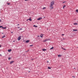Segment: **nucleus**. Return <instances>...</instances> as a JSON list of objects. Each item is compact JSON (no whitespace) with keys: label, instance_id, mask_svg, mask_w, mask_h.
<instances>
[{"label":"nucleus","instance_id":"79ce46f5","mask_svg":"<svg viewBox=\"0 0 78 78\" xmlns=\"http://www.w3.org/2000/svg\"><path fill=\"white\" fill-rule=\"evenodd\" d=\"M47 62H48V61H47Z\"/></svg>","mask_w":78,"mask_h":78},{"label":"nucleus","instance_id":"f3484780","mask_svg":"<svg viewBox=\"0 0 78 78\" xmlns=\"http://www.w3.org/2000/svg\"><path fill=\"white\" fill-rule=\"evenodd\" d=\"M53 47H52V48H51L50 50H53Z\"/></svg>","mask_w":78,"mask_h":78},{"label":"nucleus","instance_id":"f03ea898","mask_svg":"<svg viewBox=\"0 0 78 78\" xmlns=\"http://www.w3.org/2000/svg\"><path fill=\"white\" fill-rule=\"evenodd\" d=\"M50 41V39H46L44 40L43 41V42H47V41Z\"/></svg>","mask_w":78,"mask_h":78},{"label":"nucleus","instance_id":"20e7f679","mask_svg":"<svg viewBox=\"0 0 78 78\" xmlns=\"http://www.w3.org/2000/svg\"><path fill=\"white\" fill-rule=\"evenodd\" d=\"M50 9H53V6H51V5H50Z\"/></svg>","mask_w":78,"mask_h":78},{"label":"nucleus","instance_id":"ea45409f","mask_svg":"<svg viewBox=\"0 0 78 78\" xmlns=\"http://www.w3.org/2000/svg\"><path fill=\"white\" fill-rule=\"evenodd\" d=\"M18 26L19 25V24H18Z\"/></svg>","mask_w":78,"mask_h":78},{"label":"nucleus","instance_id":"e433bc0d","mask_svg":"<svg viewBox=\"0 0 78 78\" xmlns=\"http://www.w3.org/2000/svg\"><path fill=\"white\" fill-rule=\"evenodd\" d=\"M2 47V46L0 45V47Z\"/></svg>","mask_w":78,"mask_h":78},{"label":"nucleus","instance_id":"c756f323","mask_svg":"<svg viewBox=\"0 0 78 78\" xmlns=\"http://www.w3.org/2000/svg\"><path fill=\"white\" fill-rule=\"evenodd\" d=\"M2 26H0V28H2Z\"/></svg>","mask_w":78,"mask_h":78},{"label":"nucleus","instance_id":"c85d7f7f","mask_svg":"<svg viewBox=\"0 0 78 78\" xmlns=\"http://www.w3.org/2000/svg\"><path fill=\"white\" fill-rule=\"evenodd\" d=\"M29 0H25V1H28Z\"/></svg>","mask_w":78,"mask_h":78},{"label":"nucleus","instance_id":"0eeeda50","mask_svg":"<svg viewBox=\"0 0 78 78\" xmlns=\"http://www.w3.org/2000/svg\"><path fill=\"white\" fill-rule=\"evenodd\" d=\"M30 42L29 40H27V41H26V43H28V42Z\"/></svg>","mask_w":78,"mask_h":78},{"label":"nucleus","instance_id":"b1692460","mask_svg":"<svg viewBox=\"0 0 78 78\" xmlns=\"http://www.w3.org/2000/svg\"><path fill=\"white\" fill-rule=\"evenodd\" d=\"M32 46H33V45H30V47H32Z\"/></svg>","mask_w":78,"mask_h":78},{"label":"nucleus","instance_id":"4468645a","mask_svg":"<svg viewBox=\"0 0 78 78\" xmlns=\"http://www.w3.org/2000/svg\"><path fill=\"white\" fill-rule=\"evenodd\" d=\"M6 37V36L5 35H4L2 37V38H4V37Z\"/></svg>","mask_w":78,"mask_h":78},{"label":"nucleus","instance_id":"1a4fd4ad","mask_svg":"<svg viewBox=\"0 0 78 78\" xmlns=\"http://www.w3.org/2000/svg\"><path fill=\"white\" fill-rule=\"evenodd\" d=\"M73 24L74 25H78V23H74Z\"/></svg>","mask_w":78,"mask_h":78},{"label":"nucleus","instance_id":"393cba45","mask_svg":"<svg viewBox=\"0 0 78 78\" xmlns=\"http://www.w3.org/2000/svg\"><path fill=\"white\" fill-rule=\"evenodd\" d=\"M63 50H66V49H64V48H63Z\"/></svg>","mask_w":78,"mask_h":78},{"label":"nucleus","instance_id":"423d86ee","mask_svg":"<svg viewBox=\"0 0 78 78\" xmlns=\"http://www.w3.org/2000/svg\"><path fill=\"white\" fill-rule=\"evenodd\" d=\"M14 62V61H11L10 62V64H12Z\"/></svg>","mask_w":78,"mask_h":78},{"label":"nucleus","instance_id":"dca6fc26","mask_svg":"<svg viewBox=\"0 0 78 78\" xmlns=\"http://www.w3.org/2000/svg\"><path fill=\"white\" fill-rule=\"evenodd\" d=\"M28 20H30V21H31L32 20H31V18H30L29 19H28Z\"/></svg>","mask_w":78,"mask_h":78},{"label":"nucleus","instance_id":"f704fd0d","mask_svg":"<svg viewBox=\"0 0 78 78\" xmlns=\"http://www.w3.org/2000/svg\"><path fill=\"white\" fill-rule=\"evenodd\" d=\"M11 33H13V32H11Z\"/></svg>","mask_w":78,"mask_h":78},{"label":"nucleus","instance_id":"72a5a7b5","mask_svg":"<svg viewBox=\"0 0 78 78\" xmlns=\"http://www.w3.org/2000/svg\"><path fill=\"white\" fill-rule=\"evenodd\" d=\"M29 20L28 19H27V21H28V20Z\"/></svg>","mask_w":78,"mask_h":78},{"label":"nucleus","instance_id":"4c0bfd02","mask_svg":"<svg viewBox=\"0 0 78 78\" xmlns=\"http://www.w3.org/2000/svg\"><path fill=\"white\" fill-rule=\"evenodd\" d=\"M62 49H63V48H63L62 47Z\"/></svg>","mask_w":78,"mask_h":78},{"label":"nucleus","instance_id":"c03bdc74","mask_svg":"<svg viewBox=\"0 0 78 78\" xmlns=\"http://www.w3.org/2000/svg\"><path fill=\"white\" fill-rule=\"evenodd\" d=\"M74 69H75V68H74Z\"/></svg>","mask_w":78,"mask_h":78},{"label":"nucleus","instance_id":"39448f33","mask_svg":"<svg viewBox=\"0 0 78 78\" xmlns=\"http://www.w3.org/2000/svg\"><path fill=\"white\" fill-rule=\"evenodd\" d=\"M42 19V18H39L37 19V20H41Z\"/></svg>","mask_w":78,"mask_h":78},{"label":"nucleus","instance_id":"7c9ffc66","mask_svg":"<svg viewBox=\"0 0 78 78\" xmlns=\"http://www.w3.org/2000/svg\"><path fill=\"white\" fill-rule=\"evenodd\" d=\"M62 36H64V34H62Z\"/></svg>","mask_w":78,"mask_h":78},{"label":"nucleus","instance_id":"a19ab883","mask_svg":"<svg viewBox=\"0 0 78 78\" xmlns=\"http://www.w3.org/2000/svg\"><path fill=\"white\" fill-rule=\"evenodd\" d=\"M0 22H1V20H0Z\"/></svg>","mask_w":78,"mask_h":78},{"label":"nucleus","instance_id":"5701e85b","mask_svg":"<svg viewBox=\"0 0 78 78\" xmlns=\"http://www.w3.org/2000/svg\"><path fill=\"white\" fill-rule=\"evenodd\" d=\"M10 3H7V5H10Z\"/></svg>","mask_w":78,"mask_h":78},{"label":"nucleus","instance_id":"a211bd4d","mask_svg":"<svg viewBox=\"0 0 78 78\" xmlns=\"http://www.w3.org/2000/svg\"><path fill=\"white\" fill-rule=\"evenodd\" d=\"M66 5H64L63 6V9H64V8H65V7H66Z\"/></svg>","mask_w":78,"mask_h":78},{"label":"nucleus","instance_id":"4be33fe9","mask_svg":"<svg viewBox=\"0 0 78 78\" xmlns=\"http://www.w3.org/2000/svg\"><path fill=\"white\" fill-rule=\"evenodd\" d=\"M46 9V7H43V8L42 9Z\"/></svg>","mask_w":78,"mask_h":78},{"label":"nucleus","instance_id":"aec40b11","mask_svg":"<svg viewBox=\"0 0 78 78\" xmlns=\"http://www.w3.org/2000/svg\"><path fill=\"white\" fill-rule=\"evenodd\" d=\"M48 69H51V68H50V67H48Z\"/></svg>","mask_w":78,"mask_h":78},{"label":"nucleus","instance_id":"473e14b6","mask_svg":"<svg viewBox=\"0 0 78 78\" xmlns=\"http://www.w3.org/2000/svg\"><path fill=\"white\" fill-rule=\"evenodd\" d=\"M15 42V41H13V42Z\"/></svg>","mask_w":78,"mask_h":78},{"label":"nucleus","instance_id":"9b49d317","mask_svg":"<svg viewBox=\"0 0 78 78\" xmlns=\"http://www.w3.org/2000/svg\"><path fill=\"white\" fill-rule=\"evenodd\" d=\"M42 50H43V51H46V49H45L44 48L42 49Z\"/></svg>","mask_w":78,"mask_h":78},{"label":"nucleus","instance_id":"7ed1b4c3","mask_svg":"<svg viewBox=\"0 0 78 78\" xmlns=\"http://www.w3.org/2000/svg\"><path fill=\"white\" fill-rule=\"evenodd\" d=\"M17 39L18 41H20L21 39V36H19Z\"/></svg>","mask_w":78,"mask_h":78},{"label":"nucleus","instance_id":"6e6552de","mask_svg":"<svg viewBox=\"0 0 78 78\" xmlns=\"http://www.w3.org/2000/svg\"><path fill=\"white\" fill-rule=\"evenodd\" d=\"M43 36H44V34H42L41 35L40 37H43Z\"/></svg>","mask_w":78,"mask_h":78},{"label":"nucleus","instance_id":"412c9836","mask_svg":"<svg viewBox=\"0 0 78 78\" xmlns=\"http://www.w3.org/2000/svg\"><path fill=\"white\" fill-rule=\"evenodd\" d=\"M76 12H78V9H77L76 11Z\"/></svg>","mask_w":78,"mask_h":78},{"label":"nucleus","instance_id":"2f4dec72","mask_svg":"<svg viewBox=\"0 0 78 78\" xmlns=\"http://www.w3.org/2000/svg\"><path fill=\"white\" fill-rule=\"evenodd\" d=\"M20 28V27H18V28Z\"/></svg>","mask_w":78,"mask_h":78},{"label":"nucleus","instance_id":"f8f14e48","mask_svg":"<svg viewBox=\"0 0 78 78\" xmlns=\"http://www.w3.org/2000/svg\"><path fill=\"white\" fill-rule=\"evenodd\" d=\"M73 31H77V30H75V29H73Z\"/></svg>","mask_w":78,"mask_h":78},{"label":"nucleus","instance_id":"c9c22d12","mask_svg":"<svg viewBox=\"0 0 78 78\" xmlns=\"http://www.w3.org/2000/svg\"><path fill=\"white\" fill-rule=\"evenodd\" d=\"M73 78H75V76H73Z\"/></svg>","mask_w":78,"mask_h":78},{"label":"nucleus","instance_id":"2eb2a0df","mask_svg":"<svg viewBox=\"0 0 78 78\" xmlns=\"http://www.w3.org/2000/svg\"><path fill=\"white\" fill-rule=\"evenodd\" d=\"M58 57H61V55H58Z\"/></svg>","mask_w":78,"mask_h":78},{"label":"nucleus","instance_id":"bb28decb","mask_svg":"<svg viewBox=\"0 0 78 78\" xmlns=\"http://www.w3.org/2000/svg\"><path fill=\"white\" fill-rule=\"evenodd\" d=\"M20 30H22V28H20Z\"/></svg>","mask_w":78,"mask_h":78},{"label":"nucleus","instance_id":"a18cd8bd","mask_svg":"<svg viewBox=\"0 0 78 78\" xmlns=\"http://www.w3.org/2000/svg\"><path fill=\"white\" fill-rule=\"evenodd\" d=\"M77 70L78 71V69Z\"/></svg>","mask_w":78,"mask_h":78},{"label":"nucleus","instance_id":"cd10ccee","mask_svg":"<svg viewBox=\"0 0 78 78\" xmlns=\"http://www.w3.org/2000/svg\"><path fill=\"white\" fill-rule=\"evenodd\" d=\"M40 37V36H37V37Z\"/></svg>","mask_w":78,"mask_h":78},{"label":"nucleus","instance_id":"a878e982","mask_svg":"<svg viewBox=\"0 0 78 78\" xmlns=\"http://www.w3.org/2000/svg\"><path fill=\"white\" fill-rule=\"evenodd\" d=\"M66 2H63V3H64Z\"/></svg>","mask_w":78,"mask_h":78},{"label":"nucleus","instance_id":"58836bf2","mask_svg":"<svg viewBox=\"0 0 78 78\" xmlns=\"http://www.w3.org/2000/svg\"><path fill=\"white\" fill-rule=\"evenodd\" d=\"M9 59H10V58H9Z\"/></svg>","mask_w":78,"mask_h":78},{"label":"nucleus","instance_id":"9d476101","mask_svg":"<svg viewBox=\"0 0 78 78\" xmlns=\"http://www.w3.org/2000/svg\"><path fill=\"white\" fill-rule=\"evenodd\" d=\"M1 28H2L3 29H6V27H3L2 26L1 27Z\"/></svg>","mask_w":78,"mask_h":78},{"label":"nucleus","instance_id":"6ab92c4d","mask_svg":"<svg viewBox=\"0 0 78 78\" xmlns=\"http://www.w3.org/2000/svg\"><path fill=\"white\" fill-rule=\"evenodd\" d=\"M34 27H37V26H36V25H34Z\"/></svg>","mask_w":78,"mask_h":78},{"label":"nucleus","instance_id":"ddd939ff","mask_svg":"<svg viewBox=\"0 0 78 78\" xmlns=\"http://www.w3.org/2000/svg\"><path fill=\"white\" fill-rule=\"evenodd\" d=\"M11 49H9L8 50V51L9 52H11Z\"/></svg>","mask_w":78,"mask_h":78},{"label":"nucleus","instance_id":"f257e3e1","mask_svg":"<svg viewBox=\"0 0 78 78\" xmlns=\"http://www.w3.org/2000/svg\"><path fill=\"white\" fill-rule=\"evenodd\" d=\"M54 4H55V2H54V1H52L51 2V4L50 5V6H53V5H54Z\"/></svg>","mask_w":78,"mask_h":78},{"label":"nucleus","instance_id":"37998d69","mask_svg":"<svg viewBox=\"0 0 78 78\" xmlns=\"http://www.w3.org/2000/svg\"><path fill=\"white\" fill-rule=\"evenodd\" d=\"M2 34H3V33H2Z\"/></svg>","mask_w":78,"mask_h":78}]
</instances>
